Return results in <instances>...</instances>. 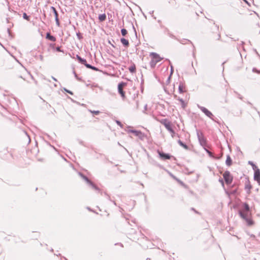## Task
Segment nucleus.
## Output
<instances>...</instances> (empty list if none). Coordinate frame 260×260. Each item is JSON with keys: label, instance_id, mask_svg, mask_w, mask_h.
<instances>
[{"label": "nucleus", "instance_id": "obj_15", "mask_svg": "<svg viewBox=\"0 0 260 260\" xmlns=\"http://www.w3.org/2000/svg\"><path fill=\"white\" fill-rule=\"evenodd\" d=\"M232 164V160L230 156V155H228L226 156V159L225 160V164L228 166H231Z\"/></svg>", "mask_w": 260, "mask_h": 260}, {"label": "nucleus", "instance_id": "obj_35", "mask_svg": "<svg viewBox=\"0 0 260 260\" xmlns=\"http://www.w3.org/2000/svg\"><path fill=\"white\" fill-rule=\"evenodd\" d=\"M170 133L171 134V136L173 138L175 135V132L174 130L173 129L172 131H171L170 132Z\"/></svg>", "mask_w": 260, "mask_h": 260}, {"label": "nucleus", "instance_id": "obj_43", "mask_svg": "<svg viewBox=\"0 0 260 260\" xmlns=\"http://www.w3.org/2000/svg\"><path fill=\"white\" fill-rule=\"evenodd\" d=\"M206 151L207 152V153L209 154V155L210 156H212V153L210 151H209V150H208L207 149H206Z\"/></svg>", "mask_w": 260, "mask_h": 260}, {"label": "nucleus", "instance_id": "obj_39", "mask_svg": "<svg viewBox=\"0 0 260 260\" xmlns=\"http://www.w3.org/2000/svg\"><path fill=\"white\" fill-rule=\"evenodd\" d=\"M169 173V174L170 175V176H171L173 178L175 179H177L175 177V176H174L171 173L168 172Z\"/></svg>", "mask_w": 260, "mask_h": 260}, {"label": "nucleus", "instance_id": "obj_20", "mask_svg": "<svg viewBox=\"0 0 260 260\" xmlns=\"http://www.w3.org/2000/svg\"><path fill=\"white\" fill-rule=\"evenodd\" d=\"M85 67L87 68L92 69L94 71H99V70L97 68H96L95 67L92 66L89 64H85Z\"/></svg>", "mask_w": 260, "mask_h": 260}, {"label": "nucleus", "instance_id": "obj_23", "mask_svg": "<svg viewBox=\"0 0 260 260\" xmlns=\"http://www.w3.org/2000/svg\"><path fill=\"white\" fill-rule=\"evenodd\" d=\"M128 70L131 73H134L136 72V67L134 64H133L132 66H131L129 68Z\"/></svg>", "mask_w": 260, "mask_h": 260}, {"label": "nucleus", "instance_id": "obj_46", "mask_svg": "<svg viewBox=\"0 0 260 260\" xmlns=\"http://www.w3.org/2000/svg\"><path fill=\"white\" fill-rule=\"evenodd\" d=\"M138 108H139V101H136V108L138 109Z\"/></svg>", "mask_w": 260, "mask_h": 260}, {"label": "nucleus", "instance_id": "obj_60", "mask_svg": "<svg viewBox=\"0 0 260 260\" xmlns=\"http://www.w3.org/2000/svg\"><path fill=\"white\" fill-rule=\"evenodd\" d=\"M248 104H249V105H252V104H251V103H250V102H248Z\"/></svg>", "mask_w": 260, "mask_h": 260}, {"label": "nucleus", "instance_id": "obj_40", "mask_svg": "<svg viewBox=\"0 0 260 260\" xmlns=\"http://www.w3.org/2000/svg\"><path fill=\"white\" fill-rule=\"evenodd\" d=\"M51 9L52 10L53 13H54V12H56V11H57L56 9L54 7H52V6L51 7Z\"/></svg>", "mask_w": 260, "mask_h": 260}, {"label": "nucleus", "instance_id": "obj_30", "mask_svg": "<svg viewBox=\"0 0 260 260\" xmlns=\"http://www.w3.org/2000/svg\"><path fill=\"white\" fill-rule=\"evenodd\" d=\"M178 100L181 103L182 107L183 108L185 107V103H184V100L180 98H178Z\"/></svg>", "mask_w": 260, "mask_h": 260}, {"label": "nucleus", "instance_id": "obj_42", "mask_svg": "<svg viewBox=\"0 0 260 260\" xmlns=\"http://www.w3.org/2000/svg\"><path fill=\"white\" fill-rule=\"evenodd\" d=\"M147 104H146V105H145V106H144V111H143V112H144V113H145V111L147 110Z\"/></svg>", "mask_w": 260, "mask_h": 260}, {"label": "nucleus", "instance_id": "obj_12", "mask_svg": "<svg viewBox=\"0 0 260 260\" xmlns=\"http://www.w3.org/2000/svg\"><path fill=\"white\" fill-rule=\"evenodd\" d=\"M253 170L254 171V180L257 181L258 182H259V181H260V170L258 168H257L256 169H255V170Z\"/></svg>", "mask_w": 260, "mask_h": 260}, {"label": "nucleus", "instance_id": "obj_31", "mask_svg": "<svg viewBox=\"0 0 260 260\" xmlns=\"http://www.w3.org/2000/svg\"><path fill=\"white\" fill-rule=\"evenodd\" d=\"M23 19H24L25 20H29V16L27 15L26 13H23Z\"/></svg>", "mask_w": 260, "mask_h": 260}, {"label": "nucleus", "instance_id": "obj_61", "mask_svg": "<svg viewBox=\"0 0 260 260\" xmlns=\"http://www.w3.org/2000/svg\"><path fill=\"white\" fill-rule=\"evenodd\" d=\"M171 37L174 38V36H173V35H172V36H171Z\"/></svg>", "mask_w": 260, "mask_h": 260}, {"label": "nucleus", "instance_id": "obj_1", "mask_svg": "<svg viewBox=\"0 0 260 260\" xmlns=\"http://www.w3.org/2000/svg\"><path fill=\"white\" fill-rule=\"evenodd\" d=\"M197 135L200 145L202 146H206L207 141L203 133L200 131L197 130Z\"/></svg>", "mask_w": 260, "mask_h": 260}, {"label": "nucleus", "instance_id": "obj_6", "mask_svg": "<svg viewBox=\"0 0 260 260\" xmlns=\"http://www.w3.org/2000/svg\"><path fill=\"white\" fill-rule=\"evenodd\" d=\"M159 122L165 126L169 132L173 129L171 122L167 119H162L159 120Z\"/></svg>", "mask_w": 260, "mask_h": 260}, {"label": "nucleus", "instance_id": "obj_49", "mask_svg": "<svg viewBox=\"0 0 260 260\" xmlns=\"http://www.w3.org/2000/svg\"><path fill=\"white\" fill-rule=\"evenodd\" d=\"M7 31H8V33L9 34V35L10 36H11V32H10V30L9 28L7 29Z\"/></svg>", "mask_w": 260, "mask_h": 260}, {"label": "nucleus", "instance_id": "obj_32", "mask_svg": "<svg viewBox=\"0 0 260 260\" xmlns=\"http://www.w3.org/2000/svg\"><path fill=\"white\" fill-rule=\"evenodd\" d=\"M89 111L90 113H93L95 115H98L100 113V112L99 111H92L91 110H89Z\"/></svg>", "mask_w": 260, "mask_h": 260}, {"label": "nucleus", "instance_id": "obj_57", "mask_svg": "<svg viewBox=\"0 0 260 260\" xmlns=\"http://www.w3.org/2000/svg\"><path fill=\"white\" fill-rule=\"evenodd\" d=\"M246 3L248 4V2L246 0H243Z\"/></svg>", "mask_w": 260, "mask_h": 260}, {"label": "nucleus", "instance_id": "obj_48", "mask_svg": "<svg viewBox=\"0 0 260 260\" xmlns=\"http://www.w3.org/2000/svg\"><path fill=\"white\" fill-rule=\"evenodd\" d=\"M76 57L78 60V61L79 60V59L81 58V57L79 55H78V54L76 55Z\"/></svg>", "mask_w": 260, "mask_h": 260}, {"label": "nucleus", "instance_id": "obj_16", "mask_svg": "<svg viewBox=\"0 0 260 260\" xmlns=\"http://www.w3.org/2000/svg\"><path fill=\"white\" fill-rule=\"evenodd\" d=\"M46 39L55 42L56 41V38L55 37L50 35L49 32H47L46 34Z\"/></svg>", "mask_w": 260, "mask_h": 260}, {"label": "nucleus", "instance_id": "obj_29", "mask_svg": "<svg viewBox=\"0 0 260 260\" xmlns=\"http://www.w3.org/2000/svg\"><path fill=\"white\" fill-rule=\"evenodd\" d=\"M77 37L79 40L83 39V37L80 32H78L76 34Z\"/></svg>", "mask_w": 260, "mask_h": 260}, {"label": "nucleus", "instance_id": "obj_24", "mask_svg": "<svg viewBox=\"0 0 260 260\" xmlns=\"http://www.w3.org/2000/svg\"><path fill=\"white\" fill-rule=\"evenodd\" d=\"M79 62L81 63V64H84L85 66V64H88V63H87L86 60L84 58H80L79 59Z\"/></svg>", "mask_w": 260, "mask_h": 260}, {"label": "nucleus", "instance_id": "obj_37", "mask_svg": "<svg viewBox=\"0 0 260 260\" xmlns=\"http://www.w3.org/2000/svg\"><path fill=\"white\" fill-rule=\"evenodd\" d=\"M64 90L65 91H66L67 92H68V93H70V94H72H72H73V93L72 91H70V90H69L67 89L66 88H64Z\"/></svg>", "mask_w": 260, "mask_h": 260}, {"label": "nucleus", "instance_id": "obj_25", "mask_svg": "<svg viewBox=\"0 0 260 260\" xmlns=\"http://www.w3.org/2000/svg\"><path fill=\"white\" fill-rule=\"evenodd\" d=\"M243 205H244V208L245 211L246 212H248L249 210V205H248V204L245 203Z\"/></svg>", "mask_w": 260, "mask_h": 260}, {"label": "nucleus", "instance_id": "obj_28", "mask_svg": "<svg viewBox=\"0 0 260 260\" xmlns=\"http://www.w3.org/2000/svg\"><path fill=\"white\" fill-rule=\"evenodd\" d=\"M248 164L251 165V166H252V167L253 170H255V169H256L257 168H258V167H257L255 164H253V162H252V161H249L248 162Z\"/></svg>", "mask_w": 260, "mask_h": 260}, {"label": "nucleus", "instance_id": "obj_19", "mask_svg": "<svg viewBox=\"0 0 260 260\" xmlns=\"http://www.w3.org/2000/svg\"><path fill=\"white\" fill-rule=\"evenodd\" d=\"M180 42L182 44H186L188 43L192 44V42L190 40L185 39H183L180 40Z\"/></svg>", "mask_w": 260, "mask_h": 260}, {"label": "nucleus", "instance_id": "obj_36", "mask_svg": "<svg viewBox=\"0 0 260 260\" xmlns=\"http://www.w3.org/2000/svg\"><path fill=\"white\" fill-rule=\"evenodd\" d=\"M116 123L119 125L121 127H123V124L121 123L120 121H118V120H116Z\"/></svg>", "mask_w": 260, "mask_h": 260}, {"label": "nucleus", "instance_id": "obj_41", "mask_svg": "<svg viewBox=\"0 0 260 260\" xmlns=\"http://www.w3.org/2000/svg\"><path fill=\"white\" fill-rule=\"evenodd\" d=\"M170 79H171V75H170V76L167 79V80L166 81L167 83H170Z\"/></svg>", "mask_w": 260, "mask_h": 260}, {"label": "nucleus", "instance_id": "obj_7", "mask_svg": "<svg viewBox=\"0 0 260 260\" xmlns=\"http://www.w3.org/2000/svg\"><path fill=\"white\" fill-rule=\"evenodd\" d=\"M125 85H126V83L123 82L120 83L118 85V92L123 99L125 98V92L123 90V88Z\"/></svg>", "mask_w": 260, "mask_h": 260}, {"label": "nucleus", "instance_id": "obj_47", "mask_svg": "<svg viewBox=\"0 0 260 260\" xmlns=\"http://www.w3.org/2000/svg\"><path fill=\"white\" fill-rule=\"evenodd\" d=\"M219 182L222 184V185L223 186L224 185V182H223V181L222 180V179H219Z\"/></svg>", "mask_w": 260, "mask_h": 260}, {"label": "nucleus", "instance_id": "obj_50", "mask_svg": "<svg viewBox=\"0 0 260 260\" xmlns=\"http://www.w3.org/2000/svg\"><path fill=\"white\" fill-rule=\"evenodd\" d=\"M250 237H251L252 238H255V236L253 234L250 235Z\"/></svg>", "mask_w": 260, "mask_h": 260}, {"label": "nucleus", "instance_id": "obj_64", "mask_svg": "<svg viewBox=\"0 0 260 260\" xmlns=\"http://www.w3.org/2000/svg\"><path fill=\"white\" fill-rule=\"evenodd\" d=\"M146 260H148V258H147V259H146Z\"/></svg>", "mask_w": 260, "mask_h": 260}, {"label": "nucleus", "instance_id": "obj_8", "mask_svg": "<svg viewBox=\"0 0 260 260\" xmlns=\"http://www.w3.org/2000/svg\"><path fill=\"white\" fill-rule=\"evenodd\" d=\"M239 213L240 216L244 220H245L248 223V225H251L252 224V221L250 220L247 217V213H244L242 211H239Z\"/></svg>", "mask_w": 260, "mask_h": 260}, {"label": "nucleus", "instance_id": "obj_11", "mask_svg": "<svg viewBox=\"0 0 260 260\" xmlns=\"http://www.w3.org/2000/svg\"><path fill=\"white\" fill-rule=\"evenodd\" d=\"M157 153L159 155V157L163 160L169 159L171 158V156L168 153H165L159 150H157Z\"/></svg>", "mask_w": 260, "mask_h": 260}, {"label": "nucleus", "instance_id": "obj_45", "mask_svg": "<svg viewBox=\"0 0 260 260\" xmlns=\"http://www.w3.org/2000/svg\"><path fill=\"white\" fill-rule=\"evenodd\" d=\"M54 16H55V18L57 17H58V13H57V11H56V12H54Z\"/></svg>", "mask_w": 260, "mask_h": 260}, {"label": "nucleus", "instance_id": "obj_13", "mask_svg": "<svg viewBox=\"0 0 260 260\" xmlns=\"http://www.w3.org/2000/svg\"><path fill=\"white\" fill-rule=\"evenodd\" d=\"M213 24L214 25L215 32L217 33V40H219L220 38V34L218 32L219 26L217 24H216L215 22H213Z\"/></svg>", "mask_w": 260, "mask_h": 260}, {"label": "nucleus", "instance_id": "obj_33", "mask_svg": "<svg viewBox=\"0 0 260 260\" xmlns=\"http://www.w3.org/2000/svg\"><path fill=\"white\" fill-rule=\"evenodd\" d=\"M55 20L56 25L59 26L60 25V23H59V20L58 17H56V18H55Z\"/></svg>", "mask_w": 260, "mask_h": 260}, {"label": "nucleus", "instance_id": "obj_10", "mask_svg": "<svg viewBox=\"0 0 260 260\" xmlns=\"http://www.w3.org/2000/svg\"><path fill=\"white\" fill-rule=\"evenodd\" d=\"M150 56H151V58L155 60L157 62L160 61L162 59V58L160 57V56L155 52L150 53Z\"/></svg>", "mask_w": 260, "mask_h": 260}, {"label": "nucleus", "instance_id": "obj_2", "mask_svg": "<svg viewBox=\"0 0 260 260\" xmlns=\"http://www.w3.org/2000/svg\"><path fill=\"white\" fill-rule=\"evenodd\" d=\"M127 132L128 133H133L136 136L138 137L142 141H143L145 138H146V135L140 131L128 129L127 131Z\"/></svg>", "mask_w": 260, "mask_h": 260}, {"label": "nucleus", "instance_id": "obj_62", "mask_svg": "<svg viewBox=\"0 0 260 260\" xmlns=\"http://www.w3.org/2000/svg\"><path fill=\"white\" fill-rule=\"evenodd\" d=\"M42 58V56H41L40 59Z\"/></svg>", "mask_w": 260, "mask_h": 260}, {"label": "nucleus", "instance_id": "obj_59", "mask_svg": "<svg viewBox=\"0 0 260 260\" xmlns=\"http://www.w3.org/2000/svg\"><path fill=\"white\" fill-rule=\"evenodd\" d=\"M107 197H108V198L110 200V196H109L108 195H107Z\"/></svg>", "mask_w": 260, "mask_h": 260}, {"label": "nucleus", "instance_id": "obj_52", "mask_svg": "<svg viewBox=\"0 0 260 260\" xmlns=\"http://www.w3.org/2000/svg\"><path fill=\"white\" fill-rule=\"evenodd\" d=\"M25 134H26V135H27V136L28 137V138H29V142H30V139L29 137L28 136V135H27V134L26 133H25Z\"/></svg>", "mask_w": 260, "mask_h": 260}, {"label": "nucleus", "instance_id": "obj_55", "mask_svg": "<svg viewBox=\"0 0 260 260\" xmlns=\"http://www.w3.org/2000/svg\"><path fill=\"white\" fill-rule=\"evenodd\" d=\"M55 44H51L50 45V46H51L52 48L54 47V46Z\"/></svg>", "mask_w": 260, "mask_h": 260}, {"label": "nucleus", "instance_id": "obj_9", "mask_svg": "<svg viewBox=\"0 0 260 260\" xmlns=\"http://www.w3.org/2000/svg\"><path fill=\"white\" fill-rule=\"evenodd\" d=\"M251 188L252 185L250 184V182L248 179H247L245 183V190L247 194H249L250 193Z\"/></svg>", "mask_w": 260, "mask_h": 260}, {"label": "nucleus", "instance_id": "obj_5", "mask_svg": "<svg viewBox=\"0 0 260 260\" xmlns=\"http://www.w3.org/2000/svg\"><path fill=\"white\" fill-rule=\"evenodd\" d=\"M197 107L199 109H200L202 112H203L207 117L210 118L211 119H212L213 121H215L213 118V114L209 111L207 109H206L205 107L201 106L199 105H197Z\"/></svg>", "mask_w": 260, "mask_h": 260}, {"label": "nucleus", "instance_id": "obj_53", "mask_svg": "<svg viewBox=\"0 0 260 260\" xmlns=\"http://www.w3.org/2000/svg\"><path fill=\"white\" fill-rule=\"evenodd\" d=\"M172 73H173V68H172V67H171V75L172 74Z\"/></svg>", "mask_w": 260, "mask_h": 260}, {"label": "nucleus", "instance_id": "obj_51", "mask_svg": "<svg viewBox=\"0 0 260 260\" xmlns=\"http://www.w3.org/2000/svg\"><path fill=\"white\" fill-rule=\"evenodd\" d=\"M52 78L53 79V80H54L55 81H57V79L54 78V77H52Z\"/></svg>", "mask_w": 260, "mask_h": 260}, {"label": "nucleus", "instance_id": "obj_56", "mask_svg": "<svg viewBox=\"0 0 260 260\" xmlns=\"http://www.w3.org/2000/svg\"><path fill=\"white\" fill-rule=\"evenodd\" d=\"M154 11H152L151 12H150V14H152L153 13Z\"/></svg>", "mask_w": 260, "mask_h": 260}, {"label": "nucleus", "instance_id": "obj_4", "mask_svg": "<svg viewBox=\"0 0 260 260\" xmlns=\"http://www.w3.org/2000/svg\"><path fill=\"white\" fill-rule=\"evenodd\" d=\"M79 175L87 182V183L90 185L92 188L99 191H100V188L96 186L91 181H90L86 176L80 172L79 173Z\"/></svg>", "mask_w": 260, "mask_h": 260}, {"label": "nucleus", "instance_id": "obj_21", "mask_svg": "<svg viewBox=\"0 0 260 260\" xmlns=\"http://www.w3.org/2000/svg\"><path fill=\"white\" fill-rule=\"evenodd\" d=\"M157 63V62L155 60H154V59L151 58V60L150 62V66L151 68H154L155 67Z\"/></svg>", "mask_w": 260, "mask_h": 260}, {"label": "nucleus", "instance_id": "obj_27", "mask_svg": "<svg viewBox=\"0 0 260 260\" xmlns=\"http://www.w3.org/2000/svg\"><path fill=\"white\" fill-rule=\"evenodd\" d=\"M121 32L123 36H125L127 34V31L126 29H125L124 28H122L121 30Z\"/></svg>", "mask_w": 260, "mask_h": 260}, {"label": "nucleus", "instance_id": "obj_26", "mask_svg": "<svg viewBox=\"0 0 260 260\" xmlns=\"http://www.w3.org/2000/svg\"><path fill=\"white\" fill-rule=\"evenodd\" d=\"M244 44V42H241V43H240V44L238 45V47H237V48L239 50L241 48L243 49V50H244V47H243V44Z\"/></svg>", "mask_w": 260, "mask_h": 260}, {"label": "nucleus", "instance_id": "obj_3", "mask_svg": "<svg viewBox=\"0 0 260 260\" xmlns=\"http://www.w3.org/2000/svg\"><path fill=\"white\" fill-rule=\"evenodd\" d=\"M224 180L226 184H231L233 181V177L229 171H226L223 174Z\"/></svg>", "mask_w": 260, "mask_h": 260}, {"label": "nucleus", "instance_id": "obj_44", "mask_svg": "<svg viewBox=\"0 0 260 260\" xmlns=\"http://www.w3.org/2000/svg\"><path fill=\"white\" fill-rule=\"evenodd\" d=\"M252 71L254 72H257V73H260L259 71H257L255 68H253L252 69Z\"/></svg>", "mask_w": 260, "mask_h": 260}, {"label": "nucleus", "instance_id": "obj_63", "mask_svg": "<svg viewBox=\"0 0 260 260\" xmlns=\"http://www.w3.org/2000/svg\"><path fill=\"white\" fill-rule=\"evenodd\" d=\"M42 58V56H41L40 59Z\"/></svg>", "mask_w": 260, "mask_h": 260}, {"label": "nucleus", "instance_id": "obj_54", "mask_svg": "<svg viewBox=\"0 0 260 260\" xmlns=\"http://www.w3.org/2000/svg\"><path fill=\"white\" fill-rule=\"evenodd\" d=\"M74 75H75V76L77 78V74H76V73L75 72H74Z\"/></svg>", "mask_w": 260, "mask_h": 260}, {"label": "nucleus", "instance_id": "obj_38", "mask_svg": "<svg viewBox=\"0 0 260 260\" xmlns=\"http://www.w3.org/2000/svg\"><path fill=\"white\" fill-rule=\"evenodd\" d=\"M237 95H238V98L239 99H240V100H242L243 99V97L241 95H240V94L238 93L237 92H235Z\"/></svg>", "mask_w": 260, "mask_h": 260}, {"label": "nucleus", "instance_id": "obj_14", "mask_svg": "<svg viewBox=\"0 0 260 260\" xmlns=\"http://www.w3.org/2000/svg\"><path fill=\"white\" fill-rule=\"evenodd\" d=\"M184 85L183 83L182 82H180L179 83V87H178L179 92L180 93H183L184 92H185V90H184Z\"/></svg>", "mask_w": 260, "mask_h": 260}, {"label": "nucleus", "instance_id": "obj_22", "mask_svg": "<svg viewBox=\"0 0 260 260\" xmlns=\"http://www.w3.org/2000/svg\"><path fill=\"white\" fill-rule=\"evenodd\" d=\"M106 18V16L105 14H101L99 16V19L101 21H103L105 20Z\"/></svg>", "mask_w": 260, "mask_h": 260}, {"label": "nucleus", "instance_id": "obj_17", "mask_svg": "<svg viewBox=\"0 0 260 260\" xmlns=\"http://www.w3.org/2000/svg\"><path fill=\"white\" fill-rule=\"evenodd\" d=\"M121 43L125 47H128L129 45L128 41L123 38L120 39Z\"/></svg>", "mask_w": 260, "mask_h": 260}, {"label": "nucleus", "instance_id": "obj_58", "mask_svg": "<svg viewBox=\"0 0 260 260\" xmlns=\"http://www.w3.org/2000/svg\"><path fill=\"white\" fill-rule=\"evenodd\" d=\"M112 202L114 204V205H116V203L114 201H112Z\"/></svg>", "mask_w": 260, "mask_h": 260}, {"label": "nucleus", "instance_id": "obj_34", "mask_svg": "<svg viewBox=\"0 0 260 260\" xmlns=\"http://www.w3.org/2000/svg\"><path fill=\"white\" fill-rule=\"evenodd\" d=\"M55 50L56 51H58V52H63V50H61L60 47H59V46L56 47Z\"/></svg>", "mask_w": 260, "mask_h": 260}, {"label": "nucleus", "instance_id": "obj_18", "mask_svg": "<svg viewBox=\"0 0 260 260\" xmlns=\"http://www.w3.org/2000/svg\"><path fill=\"white\" fill-rule=\"evenodd\" d=\"M178 143L184 149L187 150L188 149V146L184 144L183 142H182L180 140L178 141Z\"/></svg>", "mask_w": 260, "mask_h": 260}]
</instances>
